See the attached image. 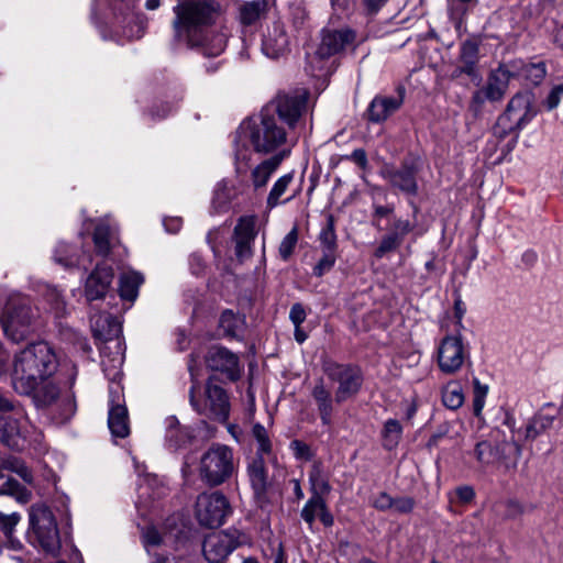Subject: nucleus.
Listing matches in <instances>:
<instances>
[{
    "instance_id": "7",
    "label": "nucleus",
    "mask_w": 563,
    "mask_h": 563,
    "mask_svg": "<svg viewBox=\"0 0 563 563\" xmlns=\"http://www.w3.org/2000/svg\"><path fill=\"white\" fill-rule=\"evenodd\" d=\"M536 114L532 93L529 91L518 92L508 102L505 113L498 118L496 133L504 135L521 130Z\"/></svg>"
},
{
    "instance_id": "12",
    "label": "nucleus",
    "mask_w": 563,
    "mask_h": 563,
    "mask_svg": "<svg viewBox=\"0 0 563 563\" xmlns=\"http://www.w3.org/2000/svg\"><path fill=\"white\" fill-rule=\"evenodd\" d=\"M309 91L305 88H297L288 92H280L275 99L276 111L279 119L287 123L290 129H295L307 110Z\"/></svg>"
},
{
    "instance_id": "14",
    "label": "nucleus",
    "mask_w": 563,
    "mask_h": 563,
    "mask_svg": "<svg viewBox=\"0 0 563 563\" xmlns=\"http://www.w3.org/2000/svg\"><path fill=\"white\" fill-rule=\"evenodd\" d=\"M329 377L339 384L335 390V401L338 404L355 396L363 383L361 371L346 365H336L331 368Z\"/></svg>"
},
{
    "instance_id": "56",
    "label": "nucleus",
    "mask_w": 563,
    "mask_h": 563,
    "mask_svg": "<svg viewBox=\"0 0 563 563\" xmlns=\"http://www.w3.org/2000/svg\"><path fill=\"white\" fill-rule=\"evenodd\" d=\"M504 508V517L506 519H515L521 516L525 511L523 506L519 501L512 499L505 501Z\"/></svg>"
},
{
    "instance_id": "26",
    "label": "nucleus",
    "mask_w": 563,
    "mask_h": 563,
    "mask_svg": "<svg viewBox=\"0 0 563 563\" xmlns=\"http://www.w3.org/2000/svg\"><path fill=\"white\" fill-rule=\"evenodd\" d=\"M269 11L268 0L245 1L239 7V22L243 26L256 25Z\"/></svg>"
},
{
    "instance_id": "28",
    "label": "nucleus",
    "mask_w": 563,
    "mask_h": 563,
    "mask_svg": "<svg viewBox=\"0 0 563 563\" xmlns=\"http://www.w3.org/2000/svg\"><path fill=\"white\" fill-rule=\"evenodd\" d=\"M108 426L113 437L125 438L130 433L128 409L113 400L109 408Z\"/></svg>"
},
{
    "instance_id": "5",
    "label": "nucleus",
    "mask_w": 563,
    "mask_h": 563,
    "mask_svg": "<svg viewBox=\"0 0 563 563\" xmlns=\"http://www.w3.org/2000/svg\"><path fill=\"white\" fill-rule=\"evenodd\" d=\"M235 471L234 455L225 444L213 443L200 457L198 474L208 486L216 487L231 478Z\"/></svg>"
},
{
    "instance_id": "46",
    "label": "nucleus",
    "mask_w": 563,
    "mask_h": 563,
    "mask_svg": "<svg viewBox=\"0 0 563 563\" xmlns=\"http://www.w3.org/2000/svg\"><path fill=\"white\" fill-rule=\"evenodd\" d=\"M319 241L323 246V251L335 252L336 250V234L334 230V222L332 217L328 219L325 227L322 228L319 234Z\"/></svg>"
},
{
    "instance_id": "52",
    "label": "nucleus",
    "mask_w": 563,
    "mask_h": 563,
    "mask_svg": "<svg viewBox=\"0 0 563 563\" xmlns=\"http://www.w3.org/2000/svg\"><path fill=\"white\" fill-rule=\"evenodd\" d=\"M460 58H461V62L477 63L478 62V45L473 41L464 42L461 47Z\"/></svg>"
},
{
    "instance_id": "11",
    "label": "nucleus",
    "mask_w": 563,
    "mask_h": 563,
    "mask_svg": "<svg viewBox=\"0 0 563 563\" xmlns=\"http://www.w3.org/2000/svg\"><path fill=\"white\" fill-rule=\"evenodd\" d=\"M355 34L351 30L324 31L321 42L313 53L308 56L309 64L313 70H323L324 59L340 53L346 45L351 44Z\"/></svg>"
},
{
    "instance_id": "38",
    "label": "nucleus",
    "mask_w": 563,
    "mask_h": 563,
    "mask_svg": "<svg viewBox=\"0 0 563 563\" xmlns=\"http://www.w3.org/2000/svg\"><path fill=\"white\" fill-rule=\"evenodd\" d=\"M442 402L452 410H456L464 404L463 388L457 380L449 382L442 388Z\"/></svg>"
},
{
    "instance_id": "39",
    "label": "nucleus",
    "mask_w": 563,
    "mask_h": 563,
    "mask_svg": "<svg viewBox=\"0 0 563 563\" xmlns=\"http://www.w3.org/2000/svg\"><path fill=\"white\" fill-rule=\"evenodd\" d=\"M383 446L386 450H394L400 442L402 437V427L396 419H388L383 428Z\"/></svg>"
},
{
    "instance_id": "21",
    "label": "nucleus",
    "mask_w": 563,
    "mask_h": 563,
    "mask_svg": "<svg viewBox=\"0 0 563 563\" xmlns=\"http://www.w3.org/2000/svg\"><path fill=\"white\" fill-rule=\"evenodd\" d=\"M413 229L409 220L395 218L389 227V231L385 234L377 249L374 252L376 258H383L386 254L394 252L400 247L405 236Z\"/></svg>"
},
{
    "instance_id": "3",
    "label": "nucleus",
    "mask_w": 563,
    "mask_h": 563,
    "mask_svg": "<svg viewBox=\"0 0 563 563\" xmlns=\"http://www.w3.org/2000/svg\"><path fill=\"white\" fill-rule=\"evenodd\" d=\"M504 423L515 433V420L511 416H506ZM473 454L483 468L496 467L510 472L517 468L522 448L515 440V434L507 439L501 430L494 429L487 439L476 443Z\"/></svg>"
},
{
    "instance_id": "63",
    "label": "nucleus",
    "mask_w": 563,
    "mask_h": 563,
    "mask_svg": "<svg viewBox=\"0 0 563 563\" xmlns=\"http://www.w3.org/2000/svg\"><path fill=\"white\" fill-rule=\"evenodd\" d=\"M394 498H391L387 493H380L375 500L373 501V506L382 511L388 510L393 508Z\"/></svg>"
},
{
    "instance_id": "10",
    "label": "nucleus",
    "mask_w": 563,
    "mask_h": 563,
    "mask_svg": "<svg viewBox=\"0 0 563 563\" xmlns=\"http://www.w3.org/2000/svg\"><path fill=\"white\" fill-rule=\"evenodd\" d=\"M470 347L464 343L460 333L445 335L437 350L439 369L446 375L457 373L470 360Z\"/></svg>"
},
{
    "instance_id": "9",
    "label": "nucleus",
    "mask_w": 563,
    "mask_h": 563,
    "mask_svg": "<svg viewBox=\"0 0 563 563\" xmlns=\"http://www.w3.org/2000/svg\"><path fill=\"white\" fill-rule=\"evenodd\" d=\"M231 514L230 501L221 492L202 493L197 497L195 516L203 527L218 528L225 522Z\"/></svg>"
},
{
    "instance_id": "19",
    "label": "nucleus",
    "mask_w": 563,
    "mask_h": 563,
    "mask_svg": "<svg viewBox=\"0 0 563 563\" xmlns=\"http://www.w3.org/2000/svg\"><path fill=\"white\" fill-rule=\"evenodd\" d=\"M256 220L255 216H243L234 228L235 254L240 261L252 255V246L257 235Z\"/></svg>"
},
{
    "instance_id": "30",
    "label": "nucleus",
    "mask_w": 563,
    "mask_h": 563,
    "mask_svg": "<svg viewBox=\"0 0 563 563\" xmlns=\"http://www.w3.org/2000/svg\"><path fill=\"white\" fill-rule=\"evenodd\" d=\"M294 172L287 173L280 176L274 184L269 190V194L266 199V207L272 210L278 205L286 203L295 198L296 194L289 196L288 198L282 199L284 195L288 191L290 185L294 181Z\"/></svg>"
},
{
    "instance_id": "20",
    "label": "nucleus",
    "mask_w": 563,
    "mask_h": 563,
    "mask_svg": "<svg viewBox=\"0 0 563 563\" xmlns=\"http://www.w3.org/2000/svg\"><path fill=\"white\" fill-rule=\"evenodd\" d=\"M382 175L393 187L401 192L409 196L418 194L417 168L412 163L405 162L398 169L387 166L382 170Z\"/></svg>"
},
{
    "instance_id": "57",
    "label": "nucleus",
    "mask_w": 563,
    "mask_h": 563,
    "mask_svg": "<svg viewBox=\"0 0 563 563\" xmlns=\"http://www.w3.org/2000/svg\"><path fill=\"white\" fill-rule=\"evenodd\" d=\"M394 213V206L387 205V206H380V205H373V225L376 228H379V221L383 218H387Z\"/></svg>"
},
{
    "instance_id": "4",
    "label": "nucleus",
    "mask_w": 563,
    "mask_h": 563,
    "mask_svg": "<svg viewBox=\"0 0 563 563\" xmlns=\"http://www.w3.org/2000/svg\"><path fill=\"white\" fill-rule=\"evenodd\" d=\"M173 11L176 38L184 43H197L201 31L214 23L220 14V4L216 0H177Z\"/></svg>"
},
{
    "instance_id": "2",
    "label": "nucleus",
    "mask_w": 563,
    "mask_h": 563,
    "mask_svg": "<svg viewBox=\"0 0 563 563\" xmlns=\"http://www.w3.org/2000/svg\"><path fill=\"white\" fill-rule=\"evenodd\" d=\"M56 369V356L45 342L26 346L14 358L12 372L13 388L22 395H30L38 382L49 378Z\"/></svg>"
},
{
    "instance_id": "25",
    "label": "nucleus",
    "mask_w": 563,
    "mask_h": 563,
    "mask_svg": "<svg viewBox=\"0 0 563 563\" xmlns=\"http://www.w3.org/2000/svg\"><path fill=\"white\" fill-rule=\"evenodd\" d=\"M511 77L512 74L506 65H500L492 70L484 87L487 100L493 102L500 101L508 90Z\"/></svg>"
},
{
    "instance_id": "27",
    "label": "nucleus",
    "mask_w": 563,
    "mask_h": 563,
    "mask_svg": "<svg viewBox=\"0 0 563 563\" xmlns=\"http://www.w3.org/2000/svg\"><path fill=\"white\" fill-rule=\"evenodd\" d=\"M402 103V97H375L368 107V118L372 122H383Z\"/></svg>"
},
{
    "instance_id": "17",
    "label": "nucleus",
    "mask_w": 563,
    "mask_h": 563,
    "mask_svg": "<svg viewBox=\"0 0 563 563\" xmlns=\"http://www.w3.org/2000/svg\"><path fill=\"white\" fill-rule=\"evenodd\" d=\"M27 433V419L22 415L0 416V440L11 449H22Z\"/></svg>"
},
{
    "instance_id": "1",
    "label": "nucleus",
    "mask_w": 563,
    "mask_h": 563,
    "mask_svg": "<svg viewBox=\"0 0 563 563\" xmlns=\"http://www.w3.org/2000/svg\"><path fill=\"white\" fill-rule=\"evenodd\" d=\"M286 131L273 115L261 113L244 121L234 140L236 173H245L251 161L252 152L247 148V143L252 144L255 152L269 154L279 152L278 150L286 144Z\"/></svg>"
},
{
    "instance_id": "43",
    "label": "nucleus",
    "mask_w": 563,
    "mask_h": 563,
    "mask_svg": "<svg viewBox=\"0 0 563 563\" xmlns=\"http://www.w3.org/2000/svg\"><path fill=\"white\" fill-rule=\"evenodd\" d=\"M219 325L224 335L235 338L243 325V320L231 310H227L221 314Z\"/></svg>"
},
{
    "instance_id": "54",
    "label": "nucleus",
    "mask_w": 563,
    "mask_h": 563,
    "mask_svg": "<svg viewBox=\"0 0 563 563\" xmlns=\"http://www.w3.org/2000/svg\"><path fill=\"white\" fill-rule=\"evenodd\" d=\"M526 75L533 84H539L547 75L545 64L540 62L529 65Z\"/></svg>"
},
{
    "instance_id": "33",
    "label": "nucleus",
    "mask_w": 563,
    "mask_h": 563,
    "mask_svg": "<svg viewBox=\"0 0 563 563\" xmlns=\"http://www.w3.org/2000/svg\"><path fill=\"white\" fill-rule=\"evenodd\" d=\"M144 277L135 271H128L121 274L119 279L120 297L124 300L134 301L139 295V288L143 284Z\"/></svg>"
},
{
    "instance_id": "49",
    "label": "nucleus",
    "mask_w": 563,
    "mask_h": 563,
    "mask_svg": "<svg viewBox=\"0 0 563 563\" xmlns=\"http://www.w3.org/2000/svg\"><path fill=\"white\" fill-rule=\"evenodd\" d=\"M54 260L65 267L81 265L82 267L86 268V265L82 263V261H80L79 258H75L70 254V247L65 243H60L57 245L54 254Z\"/></svg>"
},
{
    "instance_id": "58",
    "label": "nucleus",
    "mask_w": 563,
    "mask_h": 563,
    "mask_svg": "<svg viewBox=\"0 0 563 563\" xmlns=\"http://www.w3.org/2000/svg\"><path fill=\"white\" fill-rule=\"evenodd\" d=\"M343 158L355 163L363 170L367 169L368 167L367 154L363 148H356L350 155H345Z\"/></svg>"
},
{
    "instance_id": "59",
    "label": "nucleus",
    "mask_w": 563,
    "mask_h": 563,
    "mask_svg": "<svg viewBox=\"0 0 563 563\" xmlns=\"http://www.w3.org/2000/svg\"><path fill=\"white\" fill-rule=\"evenodd\" d=\"M562 97L563 84L554 86L545 99L548 110L555 109L560 104Z\"/></svg>"
},
{
    "instance_id": "13",
    "label": "nucleus",
    "mask_w": 563,
    "mask_h": 563,
    "mask_svg": "<svg viewBox=\"0 0 563 563\" xmlns=\"http://www.w3.org/2000/svg\"><path fill=\"white\" fill-rule=\"evenodd\" d=\"M207 401L203 407H200L195 400L194 387L190 390V402L192 407L201 415L208 418L224 422L229 418L230 404L229 398L223 388L211 383L206 387Z\"/></svg>"
},
{
    "instance_id": "23",
    "label": "nucleus",
    "mask_w": 563,
    "mask_h": 563,
    "mask_svg": "<svg viewBox=\"0 0 563 563\" xmlns=\"http://www.w3.org/2000/svg\"><path fill=\"white\" fill-rule=\"evenodd\" d=\"M289 150H282L269 158L263 159L251 169L250 180L254 190L264 189L272 175L278 169L282 162L288 156Z\"/></svg>"
},
{
    "instance_id": "62",
    "label": "nucleus",
    "mask_w": 563,
    "mask_h": 563,
    "mask_svg": "<svg viewBox=\"0 0 563 563\" xmlns=\"http://www.w3.org/2000/svg\"><path fill=\"white\" fill-rule=\"evenodd\" d=\"M289 319L294 323V325H301V323L306 320V311L301 303L292 305Z\"/></svg>"
},
{
    "instance_id": "22",
    "label": "nucleus",
    "mask_w": 563,
    "mask_h": 563,
    "mask_svg": "<svg viewBox=\"0 0 563 563\" xmlns=\"http://www.w3.org/2000/svg\"><path fill=\"white\" fill-rule=\"evenodd\" d=\"M113 280V271L110 266L98 265L87 277L85 296L89 301L101 299L106 296Z\"/></svg>"
},
{
    "instance_id": "40",
    "label": "nucleus",
    "mask_w": 563,
    "mask_h": 563,
    "mask_svg": "<svg viewBox=\"0 0 563 563\" xmlns=\"http://www.w3.org/2000/svg\"><path fill=\"white\" fill-rule=\"evenodd\" d=\"M233 198L232 188L228 181H220L213 194L212 209L217 212H224L229 209L230 202Z\"/></svg>"
},
{
    "instance_id": "47",
    "label": "nucleus",
    "mask_w": 563,
    "mask_h": 563,
    "mask_svg": "<svg viewBox=\"0 0 563 563\" xmlns=\"http://www.w3.org/2000/svg\"><path fill=\"white\" fill-rule=\"evenodd\" d=\"M298 243V229L297 227H294L286 236L282 240L279 247H278V254L279 257L283 261H288L290 256L292 255L296 245Z\"/></svg>"
},
{
    "instance_id": "61",
    "label": "nucleus",
    "mask_w": 563,
    "mask_h": 563,
    "mask_svg": "<svg viewBox=\"0 0 563 563\" xmlns=\"http://www.w3.org/2000/svg\"><path fill=\"white\" fill-rule=\"evenodd\" d=\"M415 501L409 497L394 499L393 508L397 512L407 514L413 509Z\"/></svg>"
},
{
    "instance_id": "51",
    "label": "nucleus",
    "mask_w": 563,
    "mask_h": 563,
    "mask_svg": "<svg viewBox=\"0 0 563 563\" xmlns=\"http://www.w3.org/2000/svg\"><path fill=\"white\" fill-rule=\"evenodd\" d=\"M335 258V252L323 251V256L313 268L314 275L320 277L329 272L333 267Z\"/></svg>"
},
{
    "instance_id": "55",
    "label": "nucleus",
    "mask_w": 563,
    "mask_h": 563,
    "mask_svg": "<svg viewBox=\"0 0 563 563\" xmlns=\"http://www.w3.org/2000/svg\"><path fill=\"white\" fill-rule=\"evenodd\" d=\"M290 449L296 459L309 461L312 459V452L308 444L302 441L294 440L290 443Z\"/></svg>"
},
{
    "instance_id": "8",
    "label": "nucleus",
    "mask_w": 563,
    "mask_h": 563,
    "mask_svg": "<svg viewBox=\"0 0 563 563\" xmlns=\"http://www.w3.org/2000/svg\"><path fill=\"white\" fill-rule=\"evenodd\" d=\"M30 525L40 547L47 553L57 554L60 538L51 509L44 504L33 505L30 509Z\"/></svg>"
},
{
    "instance_id": "6",
    "label": "nucleus",
    "mask_w": 563,
    "mask_h": 563,
    "mask_svg": "<svg viewBox=\"0 0 563 563\" xmlns=\"http://www.w3.org/2000/svg\"><path fill=\"white\" fill-rule=\"evenodd\" d=\"M35 322L36 312L23 298L11 299L1 319L5 335L14 342L24 340L34 330Z\"/></svg>"
},
{
    "instance_id": "35",
    "label": "nucleus",
    "mask_w": 563,
    "mask_h": 563,
    "mask_svg": "<svg viewBox=\"0 0 563 563\" xmlns=\"http://www.w3.org/2000/svg\"><path fill=\"white\" fill-rule=\"evenodd\" d=\"M166 423V441L172 449H179L190 441V432L179 426L175 417H168Z\"/></svg>"
},
{
    "instance_id": "34",
    "label": "nucleus",
    "mask_w": 563,
    "mask_h": 563,
    "mask_svg": "<svg viewBox=\"0 0 563 563\" xmlns=\"http://www.w3.org/2000/svg\"><path fill=\"white\" fill-rule=\"evenodd\" d=\"M249 476L251 485L257 497H261L267 489V472L264 457L256 456L249 466Z\"/></svg>"
},
{
    "instance_id": "37",
    "label": "nucleus",
    "mask_w": 563,
    "mask_h": 563,
    "mask_svg": "<svg viewBox=\"0 0 563 563\" xmlns=\"http://www.w3.org/2000/svg\"><path fill=\"white\" fill-rule=\"evenodd\" d=\"M109 349L106 346L102 350V360L101 365L104 372V375L112 382L117 380L121 376V366L123 364V355L120 352V344L115 342V353L114 356L110 357L106 355V350Z\"/></svg>"
},
{
    "instance_id": "29",
    "label": "nucleus",
    "mask_w": 563,
    "mask_h": 563,
    "mask_svg": "<svg viewBox=\"0 0 563 563\" xmlns=\"http://www.w3.org/2000/svg\"><path fill=\"white\" fill-rule=\"evenodd\" d=\"M118 232L108 223L100 222L93 232V244L96 252L101 256H107L114 244L118 242Z\"/></svg>"
},
{
    "instance_id": "18",
    "label": "nucleus",
    "mask_w": 563,
    "mask_h": 563,
    "mask_svg": "<svg viewBox=\"0 0 563 563\" xmlns=\"http://www.w3.org/2000/svg\"><path fill=\"white\" fill-rule=\"evenodd\" d=\"M206 363L211 371L225 374L230 380H236L240 378L241 368L239 358L234 353L225 347H211L206 356Z\"/></svg>"
},
{
    "instance_id": "50",
    "label": "nucleus",
    "mask_w": 563,
    "mask_h": 563,
    "mask_svg": "<svg viewBox=\"0 0 563 563\" xmlns=\"http://www.w3.org/2000/svg\"><path fill=\"white\" fill-rule=\"evenodd\" d=\"M473 384V412L476 417H481L485 406V398L488 393V387L486 385H482L478 378H474Z\"/></svg>"
},
{
    "instance_id": "53",
    "label": "nucleus",
    "mask_w": 563,
    "mask_h": 563,
    "mask_svg": "<svg viewBox=\"0 0 563 563\" xmlns=\"http://www.w3.org/2000/svg\"><path fill=\"white\" fill-rule=\"evenodd\" d=\"M21 516L18 512L10 515L0 512V529L5 536H10L14 527L19 523Z\"/></svg>"
},
{
    "instance_id": "15",
    "label": "nucleus",
    "mask_w": 563,
    "mask_h": 563,
    "mask_svg": "<svg viewBox=\"0 0 563 563\" xmlns=\"http://www.w3.org/2000/svg\"><path fill=\"white\" fill-rule=\"evenodd\" d=\"M240 545L236 532L220 531L208 534L202 544L205 558L212 563L224 560Z\"/></svg>"
},
{
    "instance_id": "32",
    "label": "nucleus",
    "mask_w": 563,
    "mask_h": 563,
    "mask_svg": "<svg viewBox=\"0 0 563 563\" xmlns=\"http://www.w3.org/2000/svg\"><path fill=\"white\" fill-rule=\"evenodd\" d=\"M311 395L317 404L322 423L324 426L331 424V417L333 412L332 397L331 393L325 388L322 380L316 384Z\"/></svg>"
},
{
    "instance_id": "42",
    "label": "nucleus",
    "mask_w": 563,
    "mask_h": 563,
    "mask_svg": "<svg viewBox=\"0 0 563 563\" xmlns=\"http://www.w3.org/2000/svg\"><path fill=\"white\" fill-rule=\"evenodd\" d=\"M0 479H2L1 475ZM0 495L12 496L19 503L23 504L31 499V492L20 485L14 478H8L2 485H0Z\"/></svg>"
},
{
    "instance_id": "16",
    "label": "nucleus",
    "mask_w": 563,
    "mask_h": 563,
    "mask_svg": "<svg viewBox=\"0 0 563 563\" xmlns=\"http://www.w3.org/2000/svg\"><path fill=\"white\" fill-rule=\"evenodd\" d=\"M289 49V36L279 20L268 24L262 35V52L269 58H278Z\"/></svg>"
},
{
    "instance_id": "45",
    "label": "nucleus",
    "mask_w": 563,
    "mask_h": 563,
    "mask_svg": "<svg viewBox=\"0 0 563 563\" xmlns=\"http://www.w3.org/2000/svg\"><path fill=\"white\" fill-rule=\"evenodd\" d=\"M1 467L4 470H9L11 472L16 473L25 483H33V475L29 467L14 456H9L1 462Z\"/></svg>"
},
{
    "instance_id": "31",
    "label": "nucleus",
    "mask_w": 563,
    "mask_h": 563,
    "mask_svg": "<svg viewBox=\"0 0 563 563\" xmlns=\"http://www.w3.org/2000/svg\"><path fill=\"white\" fill-rule=\"evenodd\" d=\"M311 497L324 498L331 492L329 478L320 461L313 462L308 475Z\"/></svg>"
},
{
    "instance_id": "48",
    "label": "nucleus",
    "mask_w": 563,
    "mask_h": 563,
    "mask_svg": "<svg viewBox=\"0 0 563 563\" xmlns=\"http://www.w3.org/2000/svg\"><path fill=\"white\" fill-rule=\"evenodd\" d=\"M324 508V498L310 497L301 510V518L309 526H312L317 516L320 514V509Z\"/></svg>"
},
{
    "instance_id": "60",
    "label": "nucleus",
    "mask_w": 563,
    "mask_h": 563,
    "mask_svg": "<svg viewBox=\"0 0 563 563\" xmlns=\"http://www.w3.org/2000/svg\"><path fill=\"white\" fill-rule=\"evenodd\" d=\"M143 542L146 548L158 545L162 542V537L154 527H147L143 532Z\"/></svg>"
},
{
    "instance_id": "36",
    "label": "nucleus",
    "mask_w": 563,
    "mask_h": 563,
    "mask_svg": "<svg viewBox=\"0 0 563 563\" xmlns=\"http://www.w3.org/2000/svg\"><path fill=\"white\" fill-rule=\"evenodd\" d=\"M30 395L37 406H48L57 399L59 389L49 378H45L36 384Z\"/></svg>"
},
{
    "instance_id": "44",
    "label": "nucleus",
    "mask_w": 563,
    "mask_h": 563,
    "mask_svg": "<svg viewBox=\"0 0 563 563\" xmlns=\"http://www.w3.org/2000/svg\"><path fill=\"white\" fill-rule=\"evenodd\" d=\"M252 435L257 444L256 456L264 457V455L272 454V441L264 426L255 423L252 428Z\"/></svg>"
},
{
    "instance_id": "24",
    "label": "nucleus",
    "mask_w": 563,
    "mask_h": 563,
    "mask_svg": "<svg viewBox=\"0 0 563 563\" xmlns=\"http://www.w3.org/2000/svg\"><path fill=\"white\" fill-rule=\"evenodd\" d=\"M229 38V32L225 27L220 30L201 31V36L197 43H186L190 47L198 48L203 55L216 57L225 48Z\"/></svg>"
},
{
    "instance_id": "64",
    "label": "nucleus",
    "mask_w": 563,
    "mask_h": 563,
    "mask_svg": "<svg viewBox=\"0 0 563 563\" xmlns=\"http://www.w3.org/2000/svg\"><path fill=\"white\" fill-rule=\"evenodd\" d=\"M476 65H477V63L462 62V66L457 67L453 71V77H459L462 74H466L471 77H476L477 76Z\"/></svg>"
},
{
    "instance_id": "41",
    "label": "nucleus",
    "mask_w": 563,
    "mask_h": 563,
    "mask_svg": "<svg viewBox=\"0 0 563 563\" xmlns=\"http://www.w3.org/2000/svg\"><path fill=\"white\" fill-rule=\"evenodd\" d=\"M554 417L549 415H536L526 427L525 437L528 440L536 439L539 434L547 431L553 426Z\"/></svg>"
}]
</instances>
